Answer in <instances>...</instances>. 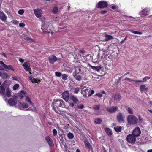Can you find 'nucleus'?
Wrapping results in <instances>:
<instances>
[{
    "instance_id": "47",
    "label": "nucleus",
    "mask_w": 152,
    "mask_h": 152,
    "mask_svg": "<svg viewBox=\"0 0 152 152\" xmlns=\"http://www.w3.org/2000/svg\"><path fill=\"white\" fill-rule=\"evenodd\" d=\"M150 79V77L148 76H146L142 80L143 82H145L147 80H149Z\"/></svg>"
},
{
    "instance_id": "31",
    "label": "nucleus",
    "mask_w": 152,
    "mask_h": 152,
    "mask_svg": "<svg viewBox=\"0 0 152 152\" xmlns=\"http://www.w3.org/2000/svg\"><path fill=\"white\" fill-rule=\"evenodd\" d=\"M140 91H144L147 90L148 88L146 86L144 85H142L140 86Z\"/></svg>"
},
{
    "instance_id": "2",
    "label": "nucleus",
    "mask_w": 152,
    "mask_h": 152,
    "mask_svg": "<svg viewBox=\"0 0 152 152\" xmlns=\"http://www.w3.org/2000/svg\"><path fill=\"white\" fill-rule=\"evenodd\" d=\"M127 119L128 124L130 125L136 124L138 121L137 118L132 115H128Z\"/></svg>"
},
{
    "instance_id": "56",
    "label": "nucleus",
    "mask_w": 152,
    "mask_h": 152,
    "mask_svg": "<svg viewBox=\"0 0 152 152\" xmlns=\"http://www.w3.org/2000/svg\"><path fill=\"white\" fill-rule=\"evenodd\" d=\"M12 22V23L15 25L17 24L18 23V22L16 20H13Z\"/></svg>"
},
{
    "instance_id": "22",
    "label": "nucleus",
    "mask_w": 152,
    "mask_h": 152,
    "mask_svg": "<svg viewBox=\"0 0 152 152\" xmlns=\"http://www.w3.org/2000/svg\"><path fill=\"white\" fill-rule=\"evenodd\" d=\"M89 65L92 69L97 72L99 71L102 68L101 66H92L90 64Z\"/></svg>"
},
{
    "instance_id": "35",
    "label": "nucleus",
    "mask_w": 152,
    "mask_h": 152,
    "mask_svg": "<svg viewBox=\"0 0 152 152\" xmlns=\"http://www.w3.org/2000/svg\"><path fill=\"white\" fill-rule=\"evenodd\" d=\"M129 31L132 33L134 34H135L141 35L142 34V32H141L133 30H129Z\"/></svg>"
},
{
    "instance_id": "43",
    "label": "nucleus",
    "mask_w": 152,
    "mask_h": 152,
    "mask_svg": "<svg viewBox=\"0 0 152 152\" xmlns=\"http://www.w3.org/2000/svg\"><path fill=\"white\" fill-rule=\"evenodd\" d=\"M68 76L66 74H64L62 75V79L64 80H66L67 79Z\"/></svg>"
},
{
    "instance_id": "51",
    "label": "nucleus",
    "mask_w": 152,
    "mask_h": 152,
    "mask_svg": "<svg viewBox=\"0 0 152 152\" xmlns=\"http://www.w3.org/2000/svg\"><path fill=\"white\" fill-rule=\"evenodd\" d=\"M124 80L129 82L134 81V80L133 79L128 78H126L125 79H124Z\"/></svg>"
},
{
    "instance_id": "33",
    "label": "nucleus",
    "mask_w": 152,
    "mask_h": 152,
    "mask_svg": "<svg viewBox=\"0 0 152 152\" xmlns=\"http://www.w3.org/2000/svg\"><path fill=\"white\" fill-rule=\"evenodd\" d=\"M122 127L121 126L115 127H114L115 130L117 132H119L121 131Z\"/></svg>"
},
{
    "instance_id": "38",
    "label": "nucleus",
    "mask_w": 152,
    "mask_h": 152,
    "mask_svg": "<svg viewBox=\"0 0 152 152\" xmlns=\"http://www.w3.org/2000/svg\"><path fill=\"white\" fill-rule=\"evenodd\" d=\"M127 110L129 114H133V109L132 108L128 107Z\"/></svg>"
},
{
    "instance_id": "46",
    "label": "nucleus",
    "mask_w": 152,
    "mask_h": 152,
    "mask_svg": "<svg viewBox=\"0 0 152 152\" xmlns=\"http://www.w3.org/2000/svg\"><path fill=\"white\" fill-rule=\"evenodd\" d=\"M55 75L56 76L58 77H60L62 75L60 72H55Z\"/></svg>"
},
{
    "instance_id": "42",
    "label": "nucleus",
    "mask_w": 152,
    "mask_h": 152,
    "mask_svg": "<svg viewBox=\"0 0 152 152\" xmlns=\"http://www.w3.org/2000/svg\"><path fill=\"white\" fill-rule=\"evenodd\" d=\"M1 76L3 78H6L8 77L7 73H4L2 74H1Z\"/></svg>"
},
{
    "instance_id": "36",
    "label": "nucleus",
    "mask_w": 152,
    "mask_h": 152,
    "mask_svg": "<svg viewBox=\"0 0 152 152\" xmlns=\"http://www.w3.org/2000/svg\"><path fill=\"white\" fill-rule=\"evenodd\" d=\"M94 121L95 123L99 124L102 122V120L100 118H99L95 119Z\"/></svg>"
},
{
    "instance_id": "25",
    "label": "nucleus",
    "mask_w": 152,
    "mask_h": 152,
    "mask_svg": "<svg viewBox=\"0 0 152 152\" xmlns=\"http://www.w3.org/2000/svg\"><path fill=\"white\" fill-rule=\"evenodd\" d=\"M70 99L75 103H77L78 102V98L76 96L74 95L70 96Z\"/></svg>"
},
{
    "instance_id": "45",
    "label": "nucleus",
    "mask_w": 152,
    "mask_h": 152,
    "mask_svg": "<svg viewBox=\"0 0 152 152\" xmlns=\"http://www.w3.org/2000/svg\"><path fill=\"white\" fill-rule=\"evenodd\" d=\"M19 85L18 84H16L13 87V89L14 90H16L19 87Z\"/></svg>"
},
{
    "instance_id": "5",
    "label": "nucleus",
    "mask_w": 152,
    "mask_h": 152,
    "mask_svg": "<svg viewBox=\"0 0 152 152\" xmlns=\"http://www.w3.org/2000/svg\"><path fill=\"white\" fill-rule=\"evenodd\" d=\"M116 117L117 121L119 123H124L125 122L124 115L121 113H118L117 114Z\"/></svg>"
},
{
    "instance_id": "16",
    "label": "nucleus",
    "mask_w": 152,
    "mask_h": 152,
    "mask_svg": "<svg viewBox=\"0 0 152 152\" xmlns=\"http://www.w3.org/2000/svg\"><path fill=\"white\" fill-rule=\"evenodd\" d=\"M23 66L24 69L27 71H30L31 69L30 68L29 64L28 62H25L23 64Z\"/></svg>"
},
{
    "instance_id": "28",
    "label": "nucleus",
    "mask_w": 152,
    "mask_h": 152,
    "mask_svg": "<svg viewBox=\"0 0 152 152\" xmlns=\"http://www.w3.org/2000/svg\"><path fill=\"white\" fill-rule=\"evenodd\" d=\"M105 132L109 136L112 135L113 134L111 130L108 128H105Z\"/></svg>"
},
{
    "instance_id": "24",
    "label": "nucleus",
    "mask_w": 152,
    "mask_h": 152,
    "mask_svg": "<svg viewBox=\"0 0 152 152\" xmlns=\"http://www.w3.org/2000/svg\"><path fill=\"white\" fill-rule=\"evenodd\" d=\"M72 74L73 76L77 80L80 81L81 80V77L80 75H78V74L73 72Z\"/></svg>"
},
{
    "instance_id": "61",
    "label": "nucleus",
    "mask_w": 152,
    "mask_h": 152,
    "mask_svg": "<svg viewBox=\"0 0 152 152\" xmlns=\"http://www.w3.org/2000/svg\"><path fill=\"white\" fill-rule=\"evenodd\" d=\"M12 78H13V79L14 80H18V78L16 77H12Z\"/></svg>"
},
{
    "instance_id": "29",
    "label": "nucleus",
    "mask_w": 152,
    "mask_h": 152,
    "mask_svg": "<svg viewBox=\"0 0 152 152\" xmlns=\"http://www.w3.org/2000/svg\"><path fill=\"white\" fill-rule=\"evenodd\" d=\"M113 37L107 34H105V41L110 40L113 39Z\"/></svg>"
},
{
    "instance_id": "60",
    "label": "nucleus",
    "mask_w": 152,
    "mask_h": 152,
    "mask_svg": "<svg viewBox=\"0 0 152 152\" xmlns=\"http://www.w3.org/2000/svg\"><path fill=\"white\" fill-rule=\"evenodd\" d=\"M19 60L21 63H23L24 61V60L22 58H19Z\"/></svg>"
},
{
    "instance_id": "34",
    "label": "nucleus",
    "mask_w": 152,
    "mask_h": 152,
    "mask_svg": "<svg viewBox=\"0 0 152 152\" xmlns=\"http://www.w3.org/2000/svg\"><path fill=\"white\" fill-rule=\"evenodd\" d=\"M11 90H10L9 88H7L6 89V95L8 97L10 96L11 94Z\"/></svg>"
},
{
    "instance_id": "9",
    "label": "nucleus",
    "mask_w": 152,
    "mask_h": 152,
    "mask_svg": "<svg viewBox=\"0 0 152 152\" xmlns=\"http://www.w3.org/2000/svg\"><path fill=\"white\" fill-rule=\"evenodd\" d=\"M60 59L57 58L56 56L53 55H51L48 57V60L49 62L51 64H53L58 60Z\"/></svg>"
},
{
    "instance_id": "6",
    "label": "nucleus",
    "mask_w": 152,
    "mask_h": 152,
    "mask_svg": "<svg viewBox=\"0 0 152 152\" xmlns=\"http://www.w3.org/2000/svg\"><path fill=\"white\" fill-rule=\"evenodd\" d=\"M136 137L132 134H129L126 137V140L128 142L131 143H134L136 140Z\"/></svg>"
},
{
    "instance_id": "41",
    "label": "nucleus",
    "mask_w": 152,
    "mask_h": 152,
    "mask_svg": "<svg viewBox=\"0 0 152 152\" xmlns=\"http://www.w3.org/2000/svg\"><path fill=\"white\" fill-rule=\"evenodd\" d=\"M68 137L69 139H72L74 137V136L72 133H69L67 134Z\"/></svg>"
},
{
    "instance_id": "54",
    "label": "nucleus",
    "mask_w": 152,
    "mask_h": 152,
    "mask_svg": "<svg viewBox=\"0 0 152 152\" xmlns=\"http://www.w3.org/2000/svg\"><path fill=\"white\" fill-rule=\"evenodd\" d=\"M111 8L113 9H117L118 8V6L116 5H113L111 7Z\"/></svg>"
},
{
    "instance_id": "49",
    "label": "nucleus",
    "mask_w": 152,
    "mask_h": 152,
    "mask_svg": "<svg viewBox=\"0 0 152 152\" xmlns=\"http://www.w3.org/2000/svg\"><path fill=\"white\" fill-rule=\"evenodd\" d=\"M53 135L54 136H56L57 134V131L55 129H54L53 130Z\"/></svg>"
},
{
    "instance_id": "17",
    "label": "nucleus",
    "mask_w": 152,
    "mask_h": 152,
    "mask_svg": "<svg viewBox=\"0 0 152 152\" xmlns=\"http://www.w3.org/2000/svg\"><path fill=\"white\" fill-rule=\"evenodd\" d=\"M96 7L102 9L104 7V1H99L96 5Z\"/></svg>"
},
{
    "instance_id": "58",
    "label": "nucleus",
    "mask_w": 152,
    "mask_h": 152,
    "mask_svg": "<svg viewBox=\"0 0 152 152\" xmlns=\"http://www.w3.org/2000/svg\"><path fill=\"white\" fill-rule=\"evenodd\" d=\"M127 38V37H126L124 38V39L122 40V41L120 42V43H121V44H123V43H124V41H125V40H126V39Z\"/></svg>"
},
{
    "instance_id": "10",
    "label": "nucleus",
    "mask_w": 152,
    "mask_h": 152,
    "mask_svg": "<svg viewBox=\"0 0 152 152\" xmlns=\"http://www.w3.org/2000/svg\"><path fill=\"white\" fill-rule=\"evenodd\" d=\"M0 64L2 65L5 69H7L10 70L14 71V69L11 65H7L5 64L2 61H0Z\"/></svg>"
},
{
    "instance_id": "62",
    "label": "nucleus",
    "mask_w": 152,
    "mask_h": 152,
    "mask_svg": "<svg viewBox=\"0 0 152 152\" xmlns=\"http://www.w3.org/2000/svg\"><path fill=\"white\" fill-rule=\"evenodd\" d=\"M101 13L102 14H104V10H103V11H102L101 12Z\"/></svg>"
},
{
    "instance_id": "27",
    "label": "nucleus",
    "mask_w": 152,
    "mask_h": 152,
    "mask_svg": "<svg viewBox=\"0 0 152 152\" xmlns=\"http://www.w3.org/2000/svg\"><path fill=\"white\" fill-rule=\"evenodd\" d=\"M29 79L33 83H39L40 82V80L33 79L31 76L29 77Z\"/></svg>"
},
{
    "instance_id": "21",
    "label": "nucleus",
    "mask_w": 152,
    "mask_h": 152,
    "mask_svg": "<svg viewBox=\"0 0 152 152\" xmlns=\"http://www.w3.org/2000/svg\"><path fill=\"white\" fill-rule=\"evenodd\" d=\"M148 9L147 8H145L142 10L140 12V14L141 15L146 16L148 15Z\"/></svg>"
},
{
    "instance_id": "63",
    "label": "nucleus",
    "mask_w": 152,
    "mask_h": 152,
    "mask_svg": "<svg viewBox=\"0 0 152 152\" xmlns=\"http://www.w3.org/2000/svg\"><path fill=\"white\" fill-rule=\"evenodd\" d=\"M147 152H152V149L148 150Z\"/></svg>"
},
{
    "instance_id": "15",
    "label": "nucleus",
    "mask_w": 152,
    "mask_h": 152,
    "mask_svg": "<svg viewBox=\"0 0 152 152\" xmlns=\"http://www.w3.org/2000/svg\"><path fill=\"white\" fill-rule=\"evenodd\" d=\"M34 13L36 16L38 18H40L42 15V10L39 9H36L34 10Z\"/></svg>"
},
{
    "instance_id": "18",
    "label": "nucleus",
    "mask_w": 152,
    "mask_h": 152,
    "mask_svg": "<svg viewBox=\"0 0 152 152\" xmlns=\"http://www.w3.org/2000/svg\"><path fill=\"white\" fill-rule=\"evenodd\" d=\"M112 98L115 101L118 102L121 99V97L119 94H113L112 96Z\"/></svg>"
},
{
    "instance_id": "44",
    "label": "nucleus",
    "mask_w": 152,
    "mask_h": 152,
    "mask_svg": "<svg viewBox=\"0 0 152 152\" xmlns=\"http://www.w3.org/2000/svg\"><path fill=\"white\" fill-rule=\"evenodd\" d=\"M80 91V88L79 87H76L75 89V90L74 91V93L75 94H77Z\"/></svg>"
},
{
    "instance_id": "40",
    "label": "nucleus",
    "mask_w": 152,
    "mask_h": 152,
    "mask_svg": "<svg viewBox=\"0 0 152 152\" xmlns=\"http://www.w3.org/2000/svg\"><path fill=\"white\" fill-rule=\"evenodd\" d=\"M25 96V93L24 91H22L19 94V96L20 97V99H22Z\"/></svg>"
},
{
    "instance_id": "19",
    "label": "nucleus",
    "mask_w": 152,
    "mask_h": 152,
    "mask_svg": "<svg viewBox=\"0 0 152 152\" xmlns=\"http://www.w3.org/2000/svg\"><path fill=\"white\" fill-rule=\"evenodd\" d=\"M45 139L50 147H51L53 145V141L49 136H46Z\"/></svg>"
},
{
    "instance_id": "4",
    "label": "nucleus",
    "mask_w": 152,
    "mask_h": 152,
    "mask_svg": "<svg viewBox=\"0 0 152 152\" xmlns=\"http://www.w3.org/2000/svg\"><path fill=\"white\" fill-rule=\"evenodd\" d=\"M49 26V23L45 21L42 22L41 29L44 32H47L48 34L50 33V32H48V28Z\"/></svg>"
},
{
    "instance_id": "50",
    "label": "nucleus",
    "mask_w": 152,
    "mask_h": 152,
    "mask_svg": "<svg viewBox=\"0 0 152 152\" xmlns=\"http://www.w3.org/2000/svg\"><path fill=\"white\" fill-rule=\"evenodd\" d=\"M24 12V11L23 10H19L18 11V13L20 15H22Z\"/></svg>"
},
{
    "instance_id": "8",
    "label": "nucleus",
    "mask_w": 152,
    "mask_h": 152,
    "mask_svg": "<svg viewBox=\"0 0 152 152\" xmlns=\"http://www.w3.org/2000/svg\"><path fill=\"white\" fill-rule=\"evenodd\" d=\"M17 98L15 97H13L10 98L8 100V103L11 106H14L16 104Z\"/></svg>"
},
{
    "instance_id": "30",
    "label": "nucleus",
    "mask_w": 152,
    "mask_h": 152,
    "mask_svg": "<svg viewBox=\"0 0 152 152\" xmlns=\"http://www.w3.org/2000/svg\"><path fill=\"white\" fill-rule=\"evenodd\" d=\"M84 144L86 147L89 150L91 149V147L89 143L87 140H86L84 141Z\"/></svg>"
},
{
    "instance_id": "64",
    "label": "nucleus",
    "mask_w": 152,
    "mask_h": 152,
    "mask_svg": "<svg viewBox=\"0 0 152 152\" xmlns=\"http://www.w3.org/2000/svg\"><path fill=\"white\" fill-rule=\"evenodd\" d=\"M139 119L140 121H141L142 120V118L140 116L139 117Z\"/></svg>"
},
{
    "instance_id": "23",
    "label": "nucleus",
    "mask_w": 152,
    "mask_h": 152,
    "mask_svg": "<svg viewBox=\"0 0 152 152\" xmlns=\"http://www.w3.org/2000/svg\"><path fill=\"white\" fill-rule=\"evenodd\" d=\"M28 102L31 104L33 106V108L31 109L32 110H36L35 107L33 106V103L31 101L30 98L28 96H27L25 99Z\"/></svg>"
},
{
    "instance_id": "39",
    "label": "nucleus",
    "mask_w": 152,
    "mask_h": 152,
    "mask_svg": "<svg viewBox=\"0 0 152 152\" xmlns=\"http://www.w3.org/2000/svg\"><path fill=\"white\" fill-rule=\"evenodd\" d=\"M100 105H94L93 108L95 110H98L99 109Z\"/></svg>"
},
{
    "instance_id": "12",
    "label": "nucleus",
    "mask_w": 152,
    "mask_h": 152,
    "mask_svg": "<svg viewBox=\"0 0 152 152\" xmlns=\"http://www.w3.org/2000/svg\"><path fill=\"white\" fill-rule=\"evenodd\" d=\"M18 106L19 108L21 110H23L24 109L27 108L28 107V104L24 102L22 103L21 102L19 103L18 104Z\"/></svg>"
},
{
    "instance_id": "3",
    "label": "nucleus",
    "mask_w": 152,
    "mask_h": 152,
    "mask_svg": "<svg viewBox=\"0 0 152 152\" xmlns=\"http://www.w3.org/2000/svg\"><path fill=\"white\" fill-rule=\"evenodd\" d=\"M82 90L81 91V94H83V96L85 97H88V95L91 89L89 88H86L85 86H81Z\"/></svg>"
},
{
    "instance_id": "20",
    "label": "nucleus",
    "mask_w": 152,
    "mask_h": 152,
    "mask_svg": "<svg viewBox=\"0 0 152 152\" xmlns=\"http://www.w3.org/2000/svg\"><path fill=\"white\" fill-rule=\"evenodd\" d=\"M0 18L3 21H5L7 19L6 15L2 12H0Z\"/></svg>"
},
{
    "instance_id": "37",
    "label": "nucleus",
    "mask_w": 152,
    "mask_h": 152,
    "mask_svg": "<svg viewBox=\"0 0 152 152\" xmlns=\"http://www.w3.org/2000/svg\"><path fill=\"white\" fill-rule=\"evenodd\" d=\"M102 94L100 93H98L96 94L95 95V96H97L99 97H101L102 96V94H104V91H102L101 92Z\"/></svg>"
},
{
    "instance_id": "11",
    "label": "nucleus",
    "mask_w": 152,
    "mask_h": 152,
    "mask_svg": "<svg viewBox=\"0 0 152 152\" xmlns=\"http://www.w3.org/2000/svg\"><path fill=\"white\" fill-rule=\"evenodd\" d=\"M73 73L76 74H82L83 73V68L80 66H76L75 68V71Z\"/></svg>"
},
{
    "instance_id": "59",
    "label": "nucleus",
    "mask_w": 152,
    "mask_h": 152,
    "mask_svg": "<svg viewBox=\"0 0 152 152\" xmlns=\"http://www.w3.org/2000/svg\"><path fill=\"white\" fill-rule=\"evenodd\" d=\"M68 103H69V105L70 107H73L74 106V104L73 103H71V102H69Z\"/></svg>"
},
{
    "instance_id": "55",
    "label": "nucleus",
    "mask_w": 152,
    "mask_h": 152,
    "mask_svg": "<svg viewBox=\"0 0 152 152\" xmlns=\"http://www.w3.org/2000/svg\"><path fill=\"white\" fill-rule=\"evenodd\" d=\"M134 81L135 83H140L143 82V81L142 80H134Z\"/></svg>"
},
{
    "instance_id": "48",
    "label": "nucleus",
    "mask_w": 152,
    "mask_h": 152,
    "mask_svg": "<svg viewBox=\"0 0 152 152\" xmlns=\"http://www.w3.org/2000/svg\"><path fill=\"white\" fill-rule=\"evenodd\" d=\"M24 39H25V40H28L29 41H32L33 42H34L33 40V39L31 38L25 37L24 38Z\"/></svg>"
},
{
    "instance_id": "57",
    "label": "nucleus",
    "mask_w": 152,
    "mask_h": 152,
    "mask_svg": "<svg viewBox=\"0 0 152 152\" xmlns=\"http://www.w3.org/2000/svg\"><path fill=\"white\" fill-rule=\"evenodd\" d=\"M20 27H23L25 26V25L23 23H20L19 24Z\"/></svg>"
},
{
    "instance_id": "13",
    "label": "nucleus",
    "mask_w": 152,
    "mask_h": 152,
    "mask_svg": "<svg viewBox=\"0 0 152 152\" xmlns=\"http://www.w3.org/2000/svg\"><path fill=\"white\" fill-rule=\"evenodd\" d=\"M62 97L66 102L68 101L69 97V94L68 91H66L62 94Z\"/></svg>"
},
{
    "instance_id": "32",
    "label": "nucleus",
    "mask_w": 152,
    "mask_h": 152,
    "mask_svg": "<svg viewBox=\"0 0 152 152\" xmlns=\"http://www.w3.org/2000/svg\"><path fill=\"white\" fill-rule=\"evenodd\" d=\"M58 12V7L56 6H55L52 10V12L54 14H56Z\"/></svg>"
},
{
    "instance_id": "26",
    "label": "nucleus",
    "mask_w": 152,
    "mask_h": 152,
    "mask_svg": "<svg viewBox=\"0 0 152 152\" xmlns=\"http://www.w3.org/2000/svg\"><path fill=\"white\" fill-rule=\"evenodd\" d=\"M0 94L2 95L5 94V89L4 86L2 85L0 87Z\"/></svg>"
},
{
    "instance_id": "14",
    "label": "nucleus",
    "mask_w": 152,
    "mask_h": 152,
    "mask_svg": "<svg viewBox=\"0 0 152 152\" xmlns=\"http://www.w3.org/2000/svg\"><path fill=\"white\" fill-rule=\"evenodd\" d=\"M118 107L117 106H112L107 108V111L110 113L115 112L118 110Z\"/></svg>"
},
{
    "instance_id": "7",
    "label": "nucleus",
    "mask_w": 152,
    "mask_h": 152,
    "mask_svg": "<svg viewBox=\"0 0 152 152\" xmlns=\"http://www.w3.org/2000/svg\"><path fill=\"white\" fill-rule=\"evenodd\" d=\"M141 134V132L139 127H136L132 132V134L136 137L139 136Z\"/></svg>"
},
{
    "instance_id": "53",
    "label": "nucleus",
    "mask_w": 152,
    "mask_h": 152,
    "mask_svg": "<svg viewBox=\"0 0 152 152\" xmlns=\"http://www.w3.org/2000/svg\"><path fill=\"white\" fill-rule=\"evenodd\" d=\"M77 107L79 109H83L84 107V106L83 104H80L77 106Z\"/></svg>"
},
{
    "instance_id": "1",
    "label": "nucleus",
    "mask_w": 152,
    "mask_h": 152,
    "mask_svg": "<svg viewBox=\"0 0 152 152\" xmlns=\"http://www.w3.org/2000/svg\"><path fill=\"white\" fill-rule=\"evenodd\" d=\"M62 107V108H66V105L64 102L62 100L58 99L55 101L53 103V109L56 112L59 113L56 109V107H57V109L58 107Z\"/></svg>"
},
{
    "instance_id": "52",
    "label": "nucleus",
    "mask_w": 152,
    "mask_h": 152,
    "mask_svg": "<svg viewBox=\"0 0 152 152\" xmlns=\"http://www.w3.org/2000/svg\"><path fill=\"white\" fill-rule=\"evenodd\" d=\"M91 92H90L89 94L88 95V97L90 96L92 94H94V91L93 90H91Z\"/></svg>"
}]
</instances>
